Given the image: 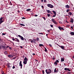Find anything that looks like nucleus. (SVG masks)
I'll list each match as a JSON object with an SVG mask.
<instances>
[{
  "mask_svg": "<svg viewBox=\"0 0 74 74\" xmlns=\"http://www.w3.org/2000/svg\"><path fill=\"white\" fill-rule=\"evenodd\" d=\"M48 70H49L48 71V72H47L48 70L46 69L45 70V72L47 74H50V73H51V72H52V70L50 69H48Z\"/></svg>",
  "mask_w": 74,
  "mask_h": 74,
  "instance_id": "f257e3e1",
  "label": "nucleus"
},
{
  "mask_svg": "<svg viewBox=\"0 0 74 74\" xmlns=\"http://www.w3.org/2000/svg\"><path fill=\"white\" fill-rule=\"evenodd\" d=\"M51 21H52V22H53V23H54V24H56V25H57L58 24V23L55 21V19L53 18H52L51 19Z\"/></svg>",
  "mask_w": 74,
  "mask_h": 74,
  "instance_id": "f03ea898",
  "label": "nucleus"
},
{
  "mask_svg": "<svg viewBox=\"0 0 74 74\" xmlns=\"http://www.w3.org/2000/svg\"><path fill=\"white\" fill-rule=\"evenodd\" d=\"M47 6L49 7L50 8H52L53 7V5L51 4H48L47 5Z\"/></svg>",
  "mask_w": 74,
  "mask_h": 74,
  "instance_id": "7ed1b4c3",
  "label": "nucleus"
},
{
  "mask_svg": "<svg viewBox=\"0 0 74 74\" xmlns=\"http://www.w3.org/2000/svg\"><path fill=\"white\" fill-rule=\"evenodd\" d=\"M19 66L21 67L20 69H22V61H20L19 64Z\"/></svg>",
  "mask_w": 74,
  "mask_h": 74,
  "instance_id": "20e7f679",
  "label": "nucleus"
},
{
  "mask_svg": "<svg viewBox=\"0 0 74 74\" xmlns=\"http://www.w3.org/2000/svg\"><path fill=\"white\" fill-rule=\"evenodd\" d=\"M58 27L60 30H64V28L61 27L60 26H59Z\"/></svg>",
  "mask_w": 74,
  "mask_h": 74,
  "instance_id": "39448f33",
  "label": "nucleus"
},
{
  "mask_svg": "<svg viewBox=\"0 0 74 74\" xmlns=\"http://www.w3.org/2000/svg\"><path fill=\"white\" fill-rule=\"evenodd\" d=\"M65 8L67 9L70 8V6L68 5H65Z\"/></svg>",
  "mask_w": 74,
  "mask_h": 74,
  "instance_id": "423d86ee",
  "label": "nucleus"
},
{
  "mask_svg": "<svg viewBox=\"0 0 74 74\" xmlns=\"http://www.w3.org/2000/svg\"><path fill=\"white\" fill-rule=\"evenodd\" d=\"M59 47H60V48H61L63 50V49H64V46H59Z\"/></svg>",
  "mask_w": 74,
  "mask_h": 74,
  "instance_id": "0eeeda50",
  "label": "nucleus"
},
{
  "mask_svg": "<svg viewBox=\"0 0 74 74\" xmlns=\"http://www.w3.org/2000/svg\"><path fill=\"white\" fill-rule=\"evenodd\" d=\"M8 56L9 58H13V56L12 55H8Z\"/></svg>",
  "mask_w": 74,
  "mask_h": 74,
  "instance_id": "6e6552de",
  "label": "nucleus"
},
{
  "mask_svg": "<svg viewBox=\"0 0 74 74\" xmlns=\"http://www.w3.org/2000/svg\"><path fill=\"white\" fill-rule=\"evenodd\" d=\"M27 61H24L23 62V63H24V64H27Z\"/></svg>",
  "mask_w": 74,
  "mask_h": 74,
  "instance_id": "1a4fd4ad",
  "label": "nucleus"
},
{
  "mask_svg": "<svg viewBox=\"0 0 74 74\" xmlns=\"http://www.w3.org/2000/svg\"><path fill=\"white\" fill-rule=\"evenodd\" d=\"M70 34H71L72 36H74V32H71V33H70Z\"/></svg>",
  "mask_w": 74,
  "mask_h": 74,
  "instance_id": "9d476101",
  "label": "nucleus"
},
{
  "mask_svg": "<svg viewBox=\"0 0 74 74\" xmlns=\"http://www.w3.org/2000/svg\"><path fill=\"white\" fill-rule=\"evenodd\" d=\"M71 23H73V22L74 21V20H73V18H71Z\"/></svg>",
  "mask_w": 74,
  "mask_h": 74,
  "instance_id": "9b49d317",
  "label": "nucleus"
},
{
  "mask_svg": "<svg viewBox=\"0 0 74 74\" xmlns=\"http://www.w3.org/2000/svg\"><path fill=\"white\" fill-rule=\"evenodd\" d=\"M24 61H27V58L25 57L24 59Z\"/></svg>",
  "mask_w": 74,
  "mask_h": 74,
  "instance_id": "f8f14e48",
  "label": "nucleus"
},
{
  "mask_svg": "<svg viewBox=\"0 0 74 74\" xmlns=\"http://www.w3.org/2000/svg\"><path fill=\"white\" fill-rule=\"evenodd\" d=\"M64 60V58H61V62H63Z\"/></svg>",
  "mask_w": 74,
  "mask_h": 74,
  "instance_id": "ddd939ff",
  "label": "nucleus"
},
{
  "mask_svg": "<svg viewBox=\"0 0 74 74\" xmlns=\"http://www.w3.org/2000/svg\"><path fill=\"white\" fill-rule=\"evenodd\" d=\"M39 47H44V45L42 44H39Z\"/></svg>",
  "mask_w": 74,
  "mask_h": 74,
  "instance_id": "4468645a",
  "label": "nucleus"
},
{
  "mask_svg": "<svg viewBox=\"0 0 74 74\" xmlns=\"http://www.w3.org/2000/svg\"><path fill=\"white\" fill-rule=\"evenodd\" d=\"M47 12H48V13H50V12H51V11H50V10H47Z\"/></svg>",
  "mask_w": 74,
  "mask_h": 74,
  "instance_id": "2eb2a0df",
  "label": "nucleus"
},
{
  "mask_svg": "<svg viewBox=\"0 0 74 74\" xmlns=\"http://www.w3.org/2000/svg\"><path fill=\"white\" fill-rule=\"evenodd\" d=\"M21 40H22L23 41V40H24V38H23V37H22L21 38Z\"/></svg>",
  "mask_w": 74,
  "mask_h": 74,
  "instance_id": "dca6fc26",
  "label": "nucleus"
},
{
  "mask_svg": "<svg viewBox=\"0 0 74 74\" xmlns=\"http://www.w3.org/2000/svg\"><path fill=\"white\" fill-rule=\"evenodd\" d=\"M3 17H1L0 18V21H3Z\"/></svg>",
  "mask_w": 74,
  "mask_h": 74,
  "instance_id": "f3484780",
  "label": "nucleus"
},
{
  "mask_svg": "<svg viewBox=\"0 0 74 74\" xmlns=\"http://www.w3.org/2000/svg\"><path fill=\"white\" fill-rule=\"evenodd\" d=\"M52 12H53V13L54 14V15H56V13L55 11H53Z\"/></svg>",
  "mask_w": 74,
  "mask_h": 74,
  "instance_id": "a211bd4d",
  "label": "nucleus"
},
{
  "mask_svg": "<svg viewBox=\"0 0 74 74\" xmlns=\"http://www.w3.org/2000/svg\"><path fill=\"white\" fill-rule=\"evenodd\" d=\"M4 53L5 55H7L8 54V53H7V51H5L4 52Z\"/></svg>",
  "mask_w": 74,
  "mask_h": 74,
  "instance_id": "6ab92c4d",
  "label": "nucleus"
},
{
  "mask_svg": "<svg viewBox=\"0 0 74 74\" xmlns=\"http://www.w3.org/2000/svg\"><path fill=\"white\" fill-rule=\"evenodd\" d=\"M30 10H31V9H28L26 10V11H30Z\"/></svg>",
  "mask_w": 74,
  "mask_h": 74,
  "instance_id": "aec40b11",
  "label": "nucleus"
},
{
  "mask_svg": "<svg viewBox=\"0 0 74 74\" xmlns=\"http://www.w3.org/2000/svg\"><path fill=\"white\" fill-rule=\"evenodd\" d=\"M69 15L71 16V15H72V13H71V12H69Z\"/></svg>",
  "mask_w": 74,
  "mask_h": 74,
  "instance_id": "412c9836",
  "label": "nucleus"
},
{
  "mask_svg": "<svg viewBox=\"0 0 74 74\" xmlns=\"http://www.w3.org/2000/svg\"><path fill=\"white\" fill-rule=\"evenodd\" d=\"M20 25H21V26H25V25H24L23 24H20Z\"/></svg>",
  "mask_w": 74,
  "mask_h": 74,
  "instance_id": "4be33fe9",
  "label": "nucleus"
},
{
  "mask_svg": "<svg viewBox=\"0 0 74 74\" xmlns=\"http://www.w3.org/2000/svg\"><path fill=\"white\" fill-rule=\"evenodd\" d=\"M3 22H4L3 21H0V25H1V23H3Z\"/></svg>",
  "mask_w": 74,
  "mask_h": 74,
  "instance_id": "5701e85b",
  "label": "nucleus"
},
{
  "mask_svg": "<svg viewBox=\"0 0 74 74\" xmlns=\"http://www.w3.org/2000/svg\"><path fill=\"white\" fill-rule=\"evenodd\" d=\"M54 64H55V65H57V64H58V63H57L56 62H55L54 63Z\"/></svg>",
  "mask_w": 74,
  "mask_h": 74,
  "instance_id": "b1692460",
  "label": "nucleus"
},
{
  "mask_svg": "<svg viewBox=\"0 0 74 74\" xmlns=\"http://www.w3.org/2000/svg\"><path fill=\"white\" fill-rule=\"evenodd\" d=\"M54 72L55 73H56V72H57V71L56 70V68L55 69V70H54Z\"/></svg>",
  "mask_w": 74,
  "mask_h": 74,
  "instance_id": "393cba45",
  "label": "nucleus"
},
{
  "mask_svg": "<svg viewBox=\"0 0 74 74\" xmlns=\"http://www.w3.org/2000/svg\"><path fill=\"white\" fill-rule=\"evenodd\" d=\"M50 15L51 14H47V15L49 17V16H51Z\"/></svg>",
  "mask_w": 74,
  "mask_h": 74,
  "instance_id": "a878e982",
  "label": "nucleus"
},
{
  "mask_svg": "<svg viewBox=\"0 0 74 74\" xmlns=\"http://www.w3.org/2000/svg\"><path fill=\"white\" fill-rule=\"evenodd\" d=\"M42 18H43V19H44L45 21V20H46V18H45V17H42Z\"/></svg>",
  "mask_w": 74,
  "mask_h": 74,
  "instance_id": "bb28decb",
  "label": "nucleus"
},
{
  "mask_svg": "<svg viewBox=\"0 0 74 74\" xmlns=\"http://www.w3.org/2000/svg\"><path fill=\"white\" fill-rule=\"evenodd\" d=\"M18 36L19 37H20V38H21L22 37L20 35H18Z\"/></svg>",
  "mask_w": 74,
  "mask_h": 74,
  "instance_id": "cd10ccee",
  "label": "nucleus"
},
{
  "mask_svg": "<svg viewBox=\"0 0 74 74\" xmlns=\"http://www.w3.org/2000/svg\"><path fill=\"white\" fill-rule=\"evenodd\" d=\"M67 70H68V71H71V70H70V69H69V68H68V69H67Z\"/></svg>",
  "mask_w": 74,
  "mask_h": 74,
  "instance_id": "c85d7f7f",
  "label": "nucleus"
},
{
  "mask_svg": "<svg viewBox=\"0 0 74 74\" xmlns=\"http://www.w3.org/2000/svg\"><path fill=\"white\" fill-rule=\"evenodd\" d=\"M15 41H17V42H19V40L17 39V40H15Z\"/></svg>",
  "mask_w": 74,
  "mask_h": 74,
  "instance_id": "c756f323",
  "label": "nucleus"
},
{
  "mask_svg": "<svg viewBox=\"0 0 74 74\" xmlns=\"http://www.w3.org/2000/svg\"><path fill=\"white\" fill-rule=\"evenodd\" d=\"M66 12H69V9L67 10L66 11Z\"/></svg>",
  "mask_w": 74,
  "mask_h": 74,
  "instance_id": "7c9ffc66",
  "label": "nucleus"
},
{
  "mask_svg": "<svg viewBox=\"0 0 74 74\" xmlns=\"http://www.w3.org/2000/svg\"><path fill=\"white\" fill-rule=\"evenodd\" d=\"M30 40L31 41H30L31 42H32V43H33V41L32 40V39H30Z\"/></svg>",
  "mask_w": 74,
  "mask_h": 74,
  "instance_id": "2f4dec72",
  "label": "nucleus"
},
{
  "mask_svg": "<svg viewBox=\"0 0 74 74\" xmlns=\"http://www.w3.org/2000/svg\"><path fill=\"white\" fill-rule=\"evenodd\" d=\"M39 34H42V35H43V34L42 33H38Z\"/></svg>",
  "mask_w": 74,
  "mask_h": 74,
  "instance_id": "473e14b6",
  "label": "nucleus"
},
{
  "mask_svg": "<svg viewBox=\"0 0 74 74\" xmlns=\"http://www.w3.org/2000/svg\"><path fill=\"white\" fill-rule=\"evenodd\" d=\"M37 41H38V40H39V38H37Z\"/></svg>",
  "mask_w": 74,
  "mask_h": 74,
  "instance_id": "72a5a7b5",
  "label": "nucleus"
},
{
  "mask_svg": "<svg viewBox=\"0 0 74 74\" xmlns=\"http://www.w3.org/2000/svg\"><path fill=\"white\" fill-rule=\"evenodd\" d=\"M71 74V73H70V72H68L66 74Z\"/></svg>",
  "mask_w": 74,
  "mask_h": 74,
  "instance_id": "f704fd0d",
  "label": "nucleus"
},
{
  "mask_svg": "<svg viewBox=\"0 0 74 74\" xmlns=\"http://www.w3.org/2000/svg\"><path fill=\"white\" fill-rule=\"evenodd\" d=\"M56 62L57 63H59V62L58 60H56Z\"/></svg>",
  "mask_w": 74,
  "mask_h": 74,
  "instance_id": "c9c22d12",
  "label": "nucleus"
},
{
  "mask_svg": "<svg viewBox=\"0 0 74 74\" xmlns=\"http://www.w3.org/2000/svg\"><path fill=\"white\" fill-rule=\"evenodd\" d=\"M67 69H68V68H65L64 70H67Z\"/></svg>",
  "mask_w": 74,
  "mask_h": 74,
  "instance_id": "e433bc0d",
  "label": "nucleus"
},
{
  "mask_svg": "<svg viewBox=\"0 0 74 74\" xmlns=\"http://www.w3.org/2000/svg\"><path fill=\"white\" fill-rule=\"evenodd\" d=\"M2 47L3 48V49H4V48H5V46H2Z\"/></svg>",
  "mask_w": 74,
  "mask_h": 74,
  "instance_id": "4c0bfd02",
  "label": "nucleus"
},
{
  "mask_svg": "<svg viewBox=\"0 0 74 74\" xmlns=\"http://www.w3.org/2000/svg\"><path fill=\"white\" fill-rule=\"evenodd\" d=\"M56 14H54V15H53L52 16L53 17H55V16H56Z\"/></svg>",
  "mask_w": 74,
  "mask_h": 74,
  "instance_id": "58836bf2",
  "label": "nucleus"
},
{
  "mask_svg": "<svg viewBox=\"0 0 74 74\" xmlns=\"http://www.w3.org/2000/svg\"><path fill=\"white\" fill-rule=\"evenodd\" d=\"M15 66H13L12 67V69H15Z\"/></svg>",
  "mask_w": 74,
  "mask_h": 74,
  "instance_id": "ea45409f",
  "label": "nucleus"
},
{
  "mask_svg": "<svg viewBox=\"0 0 74 74\" xmlns=\"http://www.w3.org/2000/svg\"><path fill=\"white\" fill-rule=\"evenodd\" d=\"M42 73L43 74H44V70H42Z\"/></svg>",
  "mask_w": 74,
  "mask_h": 74,
  "instance_id": "a19ab883",
  "label": "nucleus"
},
{
  "mask_svg": "<svg viewBox=\"0 0 74 74\" xmlns=\"http://www.w3.org/2000/svg\"><path fill=\"white\" fill-rule=\"evenodd\" d=\"M50 25L51 26V27H53V25Z\"/></svg>",
  "mask_w": 74,
  "mask_h": 74,
  "instance_id": "79ce46f5",
  "label": "nucleus"
},
{
  "mask_svg": "<svg viewBox=\"0 0 74 74\" xmlns=\"http://www.w3.org/2000/svg\"><path fill=\"white\" fill-rule=\"evenodd\" d=\"M2 35H5V34H4V33H3L2 34Z\"/></svg>",
  "mask_w": 74,
  "mask_h": 74,
  "instance_id": "37998d69",
  "label": "nucleus"
},
{
  "mask_svg": "<svg viewBox=\"0 0 74 74\" xmlns=\"http://www.w3.org/2000/svg\"><path fill=\"white\" fill-rule=\"evenodd\" d=\"M45 51H47V49L45 48Z\"/></svg>",
  "mask_w": 74,
  "mask_h": 74,
  "instance_id": "c03bdc74",
  "label": "nucleus"
},
{
  "mask_svg": "<svg viewBox=\"0 0 74 74\" xmlns=\"http://www.w3.org/2000/svg\"><path fill=\"white\" fill-rule=\"evenodd\" d=\"M10 4L11 5H12V3H11V2H10Z\"/></svg>",
  "mask_w": 74,
  "mask_h": 74,
  "instance_id": "a18cd8bd",
  "label": "nucleus"
},
{
  "mask_svg": "<svg viewBox=\"0 0 74 74\" xmlns=\"http://www.w3.org/2000/svg\"><path fill=\"white\" fill-rule=\"evenodd\" d=\"M49 45L50 47H52V45H51V44H49Z\"/></svg>",
  "mask_w": 74,
  "mask_h": 74,
  "instance_id": "49530a36",
  "label": "nucleus"
},
{
  "mask_svg": "<svg viewBox=\"0 0 74 74\" xmlns=\"http://www.w3.org/2000/svg\"><path fill=\"white\" fill-rule=\"evenodd\" d=\"M33 42L34 43V44H36V42L34 41H33Z\"/></svg>",
  "mask_w": 74,
  "mask_h": 74,
  "instance_id": "de8ad7c7",
  "label": "nucleus"
},
{
  "mask_svg": "<svg viewBox=\"0 0 74 74\" xmlns=\"http://www.w3.org/2000/svg\"><path fill=\"white\" fill-rule=\"evenodd\" d=\"M22 19H25V18L24 17H23V18H22Z\"/></svg>",
  "mask_w": 74,
  "mask_h": 74,
  "instance_id": "09e8293b",
  "label": "nucleus"
},
{
  "mask_svg": "<svg viewBox=\"0 0 74 74\" xmlns=\"http://www.w3.org/2000/svg\"><path fill=\"white\" fill-rule=\"evenodd\" d=\"M12 40H13V41H15V39H14V38H12Z\"/></svg>",
  "mask_w": 74,
  "mask_h": 74,
  "instance_id": "8fccbe9b",
  "label": "nucleus"
},
{
  "mask_svg": "<svg viewBox=\"0 0 74 74\" xmlns=\"http://www.w3.org/2000/svg\"><path fill=\"white\" fill-rule=\"evenodd\" d=\"M71 29H73V27L71 26Z\"/></svg>",
  "mask_w": 74,
  "mask_h": 74,
  "instance_id": "3c124183",
  "label": "nucleus"
},
{
  "mask_svg": "<svg viewBox=\"0 0 74 74\" xmlns=\"http://www.w3.org/2000/svg\"><path fill=\"white\" fill-rule=\"evenodd\" d=\"M44 2H47V0H44Z\"/></svg>",
  "mask_w": 74,
  "mask_h": 74,
  "instance_id": "603ef678",
  "label": "nucleus"
},
{
  "mask_svg": "<svg viewBox=\"0 0 74 74\" xmlns=\"http://www.w3.org/2000/svg\"><path fill=\"white\" fill-rule=\"evenodd\" d=\"M20 47L21 48H23V47L21 46H20Z\"/></svg>",
  "mask_w": 74,
  "mask_h": 74,
  "instance_id": "864d4df0",
  "label": "nucleus"
},
{
  "mask_svg": "<svg viewBox=\"0 0 74 74\" xmlns=\"http://www.w3.org/2000/svg\"><path fill=\"white\" fill-rule=\"evenodd\" d=\"M38 16V15H35L34 16Z\"/></svg>",
  "mask_w": 74,
  "mask_h": 74,
  "instance_id": "5fc2aeb1",
  "label": "nucleus"
},
{
  "mask_svg": "<svg viewBox=\"0 0 74 74\" xmlns=\"http://www.w3.org/2000/svg\"><path fill=\"white\" fill-rule=\"evenodd\" d=\"M34 41H36V39H33Z\"/></svg>",
  "mask_w": 74,
  "mask_h": 74,
  "instance_id": "6e6d98bb",
  "label": "nucleus"
},
{
  "mask_svg": "<svg viewBox=\"0 0 74 74\" xmlns=\"http://www.w3.org/2000/svg\"><path fill=\"white\" fill-rule=\"evenodd\" d=\"M59 22L60 23H62V22H60V21Z\"/></svg>",
  "mask_w": 74,
  "mask_h": 74,
  "instance_id": "4d7b16f0",
  "label": "nucleus"
},
{
  "mask_svg": "<svg viewBox=\"0 0 74 74\" xmlns=\"http://www.w3.org/2000/svg\"><path fill=\"white\" fill-rule=\"evenodd\" d=\"M55 58H53V60H55Z\"/></svg>",
  "mask_w": 74,
  "mask_h": 74,
  "instance_id": "13d9d810",
  "label": "nucleus"
},
{
  "mask_svg": "<svg viewBox=\"0 0 74 74\" xmlns=\"http://www.w3.org/2000/svg\"><path fill=\"white\" fill-rule=\"evenodd\" d=\"M8 67L9 68V67H10V65H8Z\"/></svg>",
  "mask_w": 74,
  "mask_h": 74,
  "instance_id": "bf43d9fd",
  "label": "nucleus"
},
{
  "mask_svg": "<svg viewBox=\"0 0 74 74\" xmlns=\"http://www.w3.org/2000/svg\"><path fill=\"white\" fill-rule=\"evenodd\" d=\"M41 7L42 8H44V6H41Z\"/></svg>",
  "mask_w": 74,
  "mask_h": 74,
  "instance_id": "052dcab7",
  "label": "nucleus"
},
{
  "mask_svg": "<svg viewBox=\"0 0 74 74\" xmlns=\"http://www.w3.org/2000/svg\"><path fill=\"white\" fill-rule=\"evenodd\" d=\"M9 49H12L11 47H9Z\"/></svg>",
  "mask_w": 74,
  "mask_h": 74,
  "instance_id": "680f3d73",
  "label": "nucleus"
},
{
  "mask_svg": "<svg viewBox=\"0 0 74 74\" xmlns=\"http://www.w3.org/2000/svg\"><path fill=\"white\" fill-rule=\"evenodd\" d=\"M47 31L48 32H49V30H47Z\"/></svg>",
  "mask_w": 74,
  "mask_h": 74,
  "instance_id": "e2e57ef3",
  "label": "nucleus"
},
{
  "mask_svg": "<svg viewBox=\"0 0 74 74\" xmlns=\"http://www.w3.org/2000/svg\"><path fill=\"white\" fill-rule=\"evenodd\" d=\"M43 0H41V1L42 2H43Z\"/></svg>",
  "mask_w": 74,
  "mask_h": 74,
  "instance_id": "0e129e2a",
  "label": "nucleus"
},
{
  "mask_svg": "<svg viewBox=\"0 0 74 74\" xmlns=\"http://www.w3.org/2000/svg\"><path fill=\"white\" fill-rule=\"evenodd\" d=\"M35 60L36 61V62H38V60Z\"/></svg>",
  "mask_w": 74,
  "mask_h": 74,
  "instance_id": "69168bd1",
  "label": "nucleus"
},
{
  "mask_svg": "<svg viewBox=\"0 0 74 74\" xmlns=\"http://www.w3.org/2000/svg\"><path fill=\"white\" fill-rule=\"evenodd\" d=\"M66 22H67V23H69V22H67V21H66Z\"/></svg>",
  "mask_w": 74,
  "mask_h": 74,
  "instance_id": "338daca9",
  "label": "nucleus"
},
{
  "mask_svg": "<svg viewBox=\"0 0 74 74\" xmlns=\"http://www.w3.org/2000/svg\"><path fill=\"white\" fill-rule=\"evenodd\" d=\"M46 36H47V37L48 36V34H46Z\"/></svg>",
  "mask_w": 74,
  "mask_h": 74,
  "instance_id": "774afa93",
  "label": "nucleus"
}]
</instances>
